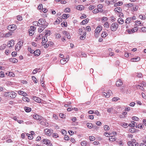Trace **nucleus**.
Segmentation results:
<instances>
[{"mask_svg":"<svg viewBox=\"0 0 146 146\" xmlns=\"http://www.w3.org/2000/svg\"><path fill=\"white\" fill-rule=\"evenodd\" d=\"M18 93L19 95H22L23 96H27V95L26 93L22 91H19Z\"/></svg>","mask_w":146,"mask_h":146,"instance_id":"obj_16","label":"nucleus"},{"mask_svg":"<svg viewBox=\"0 0 146 146\" xmlns=\"http://www.w3.org/2000/svg\"><path fill=\"white\" fill-rule=\"evenodd\" d=\"M52 136L55 138H57L58 137V134L56 133H54L52 134Z\"/></svg>","mask_w":146,"mask_h":146,"instance_id":"obj_63","label":"nucleus"},{"mask_svg":"<svg viewBox=\"0 0 146 146\" xmlns=\"http://www.w3.org/2000/svg\"><path fill=\"white\" fill-rule=\"evenodd\" d=\"M9 96H10L11 98H14L16 97V94L14 92H11V94H10Z\"/></svg>","mask_w":146,"mask_h":146,"instance_id":"obj_12","label":"nucleus"},{"mask_svg":"<svg viewBox=\"0 0 146 146\" xmlns=\"http://www.w3.org/2000/svg\"><path fill=\"white\" fill-rule=\"evenodd\" d=\"M135 23L137 24V25H140V26H142L143 25L141 24L140 21H135Z\"/></svg>","mask_w":146,"mask_h":146,"instance_id":"obj_59","label":"nucleus"},{"mask_svg":"<svg viewBox=\"0 0 146 146\" xmlns=\"http://www.w3.org/2000/svg\"><path fill=\"white\" fill-rule=\"evenodd\" d=\"M32 99L36 102L40 103L41 102V99L39 98L34 96L33 97Z\"/></svg>","mask_w":146,"mask_h":146,"instance_id":"obj_15","label":"nucleus"},{"mask_svg":"<svg viewBox=\"0 0 146 146\" xmlns=\"http://www.w3.org/2000/svg\"><path fill=\"white\" fill-rule=\"evenodd\" d=\"M133 5L132 3H129L126 5V6L128 7V8L130 7L133 6Z\"/></svg>","mask_w":146,"mask_h":146,"instance_id":"obj_42","label":"nucleus"},{"mask_svg":"<svg viewBox=\"0 0 146 146\" xmlns=\"http://www.w3.org/2000/svg\"><path fill=\"white\" fill-rule=\"evenodd\" d=\"M10 61L13 63H16L18 62V60L15 58H11Z\"/></svg>","mask_w":146,"mask_h":146,"instance_id":"obj_32","label":"nucleus"},{"mask_svg":"<svg viewBox=\"0 0 146 146\" xmlns=\"http://www.w3.org/2000/svg\"><path fill=\"white\" fill-rule=\"evenodd\" d=\"M128 145L129 146H134L132 142L130 141H129L128 142Z\"/></svg>","mask_w":146,"mask_h":146,"instance_id":"obj_64","label":"nucleus"},{"mask_svg":"<svg viewBox=\"0 0 146 146\" xmlns=\"http://www.w3.org/2000/svg\"><path fill=\"white\" fill-rule=\"evenodd\" d=\"M108 34L106 32H102L101 35V36L103 38H104Z\"/></svg>","mask_w":146,"mask_h":146,"instance_id":"obj_34","label":"nucleus"},{"mask_svg":"<svg viewBox=\"0 0 146 146\" xmlns=\"http://www.w3.org/2000/svg\"><path fill=\"white\" fill-rule=\"evenodd\" d=\"M69 14H63L62 15V18L64 19H67L69 17Z\"/></svg>","mask_w":146,"mask_h":146,"instance_id":"obj_30","label":"nucleus"},{"mask_svg":"<svg viewBox=\"0 0 146 146\" xmlns=\"http://www.w3.org/2000/svg\"><path fill=\"white\" fill-rule=\"evenodd\" d=\"M10 94H11V92H5L3 93V95L4 96H5L6 97L7 96H9Z\"/></svg>","mask_w":146,"mask_h":146,"instance_id":"obj_29","label":"nucleus"},{"mask_svg":"<svg viewBox=\"0 0 146 146\" xmlns=\"http://www.w3.org/2000/svg\"><path fill=\"white\" fill-rule=\"evenodd\" d=\"M32 79L34 80V81L35 82V83H36L37 82V80L36 79L35 77L34 76H32Z\"/></svg>","mask_w":146,"mask_h":146,"instance_id":"obj_52","label":"nucleus"},{"mask_svg":"<svg viewBox=\"0 0 146 146\" xmlns=\"http://www.w3.org/2000/svg\"><path fill=\"white\" fill-rule=\"evenodd\" d=\"M46 36L45 37L44 36L42 38V45H43L45 43V42H46Z\"/></svg>","mask_w":146,"mask_h":146,"instance_id":"obj_38","label":"nucleus"},{"mask_svg":"<svg viewBox=\"0 0 146 146\" xmlns=\"http://www.w3.org/2000/svg\"><path fill=\"white\" fill-rule=\"evenodd\" d=\"M41 11H40V12H42H42L44 13L45 14H44V17L45 16V17H47V15L46 13H46L47 11H48V10H44L43 11V10H41Z\"/></svg>","mask_w":146,"mask_h":146,"instance_id":"obj_46","label":"nucleus"},{"mask_svg":"<svg viewBox=\"0 0 146 146\" xmlns=\"http://www.w3.org/2000/svg\"><path fill=\"white\" fill-rule=\"evenodd\" d=\"M28 50L29 51H30L31 53H33L34 51L33 50H31V48L30 47H29L28 48Z\"/></svg>","mask_w":146,"mask_h":146,"instance_id":"obj_53","label":"nucleus"},{"mask_svg":"<svg viewBox=\"0 0 146 146\" xmlns=\"http://www.w3.org/2000/svg\"><path fill=\"white\" fill-rule=\"evenodd\" d=\"M25 111L27 112H29L31 110V109L30 108L25 107L24 108Z\"/></svg>","mask_w":146,"mask_h":146,"instance_id":"obj_28","label":"nucleus"},{"mask_svg":"<svg viewBox=\"0 0 146 146\" xmlns=\"http://www.w3.org/2000/svg\"><path fill=\"white\" fill-rule=\"evenodd\" d=\"M33 25L36 26H39V23L38 21L37 22V21H34L33 22Z\"/></svg>","mask_w":146,"mask_h":146,"instance_id":"obj_48","label":"nucleus"},{"mask_svg":"<svg viewBox=\"0 0 146 146\" xmlns=\"http://www.w3.org/2000/svg\"><path fill=\"white\" fill-rule=\"evenodd\" d=\"M119 98L118 97H114L112 99V100L113 101L115 102L118 100Z\"/></svg>","mask_w":146,"mask_h":146,"instance_id":"obj_58","label":"nucleus"},{"mask_svg":"<svg viewBox=\"0 0 146 146\" xmlns=\"http://www.w3.org/2000/svg\"><path fill=\"white\" fill-rule=\"evenodd\" d=\"M33 53L36 56H38L40 54V51L39 49H37L36 51H34Z\"/></svg>","mask_w":146,"mask_h":146,"instance_id":"obj_14","label":"nucleus"},{"mask_svg":"<svg viewBox=\"0 0 146 146\" xmlns=\"http://www.w3.org/2000/svg\"><path fill=\"white\" fill-rule=\"evenodd\" d=\"M23 44V41H19L16 44L15 46V50L16 51H19L21 49Z\"/></svg>","mask_w":146,"mask_h":146,"instance_id":"obj_2","label":"nucleus"},{"mask_svg":"<svg viewBox=\"0 0 146 146\" xmlns=\"http://www.w3.org/2000/svg\"><path fill=\"white\" fill-rule=\"evenodd\" d=\"M79 34L81 35L80 38L81 40H84L85 38V36L86 35V32L85 31H83L82 28L79 29Z\"/></svg>","mask_w":146,"mask_h":146,"instance_id":"obj_1","label":"nucleus"},{"mask_svg":"<svg viewBox=\"0 0 146 146\" xmlns=\"http://www.w3.org/2000/svg\"><path fill=\"white\" fill-rule=\"evenodd\" d=\"M46 32L45 33H46L45 34L46 36H47L48 35H50L51 32L50 31H46Z\"/></svg>","mask_w":146,"mask_h":146,"instance_id":"obj_56","label":"nucleus"},{"mask_svg":"<svg viewBox=\"0 0 146 146\" xmlns=\"http://www.w3.org/2000/svg\"><path fill=\"white\" fill-rule=\"evenodd\" d=\"M89 21V19H86L83 20L81 23L82 25H85Z\"/></svg>","mask_w":146,"mask_h":146,"instance_id":"obj_22","label":"nucleus"},{"mask_svg":"<svg viewBox=\"0 0 146 146\" xmlns=\"http://www.w3.org/2000/svg\"><path fill=\"white\" fill-rule=\"evenodd\" d=\"M142 31L143 32L145 33L146 32V28L144 27H142L141 29Z\"/></svg>","mask_w":146,"mask_h":146,"instance_id":"obj_60","label":"nucleus"},{"mask_svg":"<svg viewBox=\"0 0 146 146\" xmlns=\"http://www.w3.org/2000/svg\"><path fill=\"white\" fill-rule=\"evenodd\" d=\"M60 117L62 118H65V115L62 113H60L59 114Z\"/></svg>","mask_w":146,"mask_h":146,"instance_id":"obj_54","label":"nucleus"},{"mask_svg":"<svg viewBox=\"0 0 146 146\" xmlns=\"http://www.w3.org/2000/svg\"><path fill=\"white\" fill-rule=\"evenodd\" d=\"M98 8L97 9H101V8H102L103 7V5L102 4H99L98 5Z\"/></svg>","mask_w":146,"mask_h":146,"instance_id":"obj_57","label":"nucleus"},{"mask_svg":"<svg viewBox=\"0 0 146 146\" xmlns=\"http://www.w3.org/2000/svg\"><path fill=\"white\" fill-rule=\"evenodd\" d=\"M71 104V102H67V104H65L64 105V106L66 107H68L69 106L70 107L71 106L70 105Z\"/></svg>","mask_w":146,"mask_h":146,"instance_id":"obj_43","label":"nucleus"},{"mask_svg":"<svg viewBox=\"0 0 146 146\" xmlns=\"http://www.w3.org/2000/svg\"><path fill=\"white\" fill-rule=\"evenodd\" d=\"M140 58L139 57H137L136 58H133L131 59V62H135L136 61H138L140 60Z\"/></svg>","mask_w":146,"mask_h":146,"instance_id":"obj_17","label":"nucleus"},{"mask_svg":"<svg viewBox=\"0 0 146 146\" xmlns=\"http://www.w3.org/2000/svg\"><path fill=\"white\" fill-rule=\"evenodd\" d=\"M86 125L90 129H91L92 127V125L91 123H87Z\"/></svg>","mask_w":146,"mask_h":146,"instance_id":"obj_37","label":"nucleus"},{"mask_svg":"<svg viewBox=\"0 0 146 146\" xmlns=\"http://www.w3.org/2000/svg\"><path fill=\"white\" fill-rule=\"evenodd\" d=\"M132 119L133 120L135 121H138L139 119L138 117L135 116L133 117H132Z\"/></svg>","mask_w":146,"mask_h":146,"instance_id":"obj_47","label":"nucleus"},{"mask_svg":"<svg viewBox=\"0 0 146 146\" xmlns=\"http://www.w3.org/2000/svg\"><path fill=\"white\" fill-rule=\"evenodd\" d=\"M42 117L41 116L37 114H35L33 115L34 118L37 120H39L40 119H41Z\"/></svg>","mask_w":146,"mask_h":146,"instance_id":"obj_10","label":"nucleus"},{"mask_svg":"<svg viewBox=\"0 0 146 146\" xmlns=\"http://www.w3.org/2000/svg\"><path fill=\"white\" fill-rule=\"evenodd\" d=\"M16 26L15 25L13 24L9 25L8 27V29H10V30L11 31H14L16 29Z\"/></svg>","mask_w":146,"mask_h":146,"instance_id":"obj_13","label":"nucleus"},{"mask_svg":"<svg viewBox=\"0 0 146 146\" xmlns=\"http://www.w3.org/2000/svg\"><path fill=\"white\" fill-rule=\"evenodd\" d=\"M104 129L105 131H107L109 130L110 128L108 125H106L104 126Z\"/></svg>","mask_w":146,"mask_h":146,"instance_id":"obj_44","label":"nucleus"},{"mask_svg":"<svg viewBox=\"0 0 146 146\" xmlns=\"http://www.w3.org/2000/svg\"><path fill=\"white\" fill-rule=\"evenodd\" d=\"M137 88H139L141 90H143V91L144 90V88L142 87V86H140L139 85H138L137 86Z\"/></svg>","mask_w":146,"mask_h":146,"instance_id":"obj_41","label":"nucleus"},{"mask_svg":"<svg viewBox=\"0 0 146 146\" xmlns=\"http://www.w3.org/2000/svg\"><path fill=\"white\" fill-rule=\"evenodd\" d=\"M89 139L91 141H93L95 140V137L93 136H90Z\"/></svg>","mask_w":146,"mask_h":146,"instance_id":"obj_51","label":"nucleus"},{"mask_svg":"<svg viewBox=\"0 0 146 146\" xmlns=\"http://www.w3.org/2000/svg\"><path fill=\"white\" fill-rule=\"evenodd\" d=\"M81 144L82 146H86V145L87 143L85 141H83L81 142Z\"/></svg>","mask_w":146,"mask_h":146,"instance_id":"obj_45","label":"nucleus"},{"mask_svg":"<svg viewBox=\"0 0 146 146\" xmlns=\"http://www.w3.org/2000/svg\"><path fill=\"white\" fill-rule=\"evenodd\" d=\"M139 17L140 19H143L144 20L145 19V15L143 16L142 15H139Z\"/></svg>","mask_w":146,"mask_h":146,"instance_id":"obj_49","label":"nucleus"},{"mask_svg":"<svg viewBox=\"0 0 146 146\" xmlns=\"http://www.w3.org/2000/svg\"><path fill=\"white\" fill-rule=\"evenodd\" d=\"M39 121L40 123L43 125L46 126L48 124L46 120L44 118L42 117L41 119H40Z\"/></svg>","mask_w":146,"mask_h":146,"instance_id":"obj_5","label":"nucleus"},{"mask_svg":"<svg viewBox=\"0 0 146 146\" xmlns=\"http://www.w3.org/2000/svg\"><path fill=\"white\" fill-rule=\"evenodd\" d=\"M116 84L117 86H119L122 85V82L121 80H119L116 82Z\"/></svg>","mask_w":146,"mask_h":146,"instance_id":"obj_18","label":"nucleus"},{"mask_svg":"<svg viewBox=\"0 0 146 146\" xmlns=\"http://www.w3.org/2000/svg\"><path fill=\"white\" fill-rule=\"evenodd\" d=\"M62 33L66 35L68 39L70 38L71 36L70 35L69 33L66 31H62Z\"/></svg>","mask_w":146,"mask_h":146,"instance_id":"obj_8","label":"nucleus"},{"mask_svg":"<svg viewBox=\"0 0 146 146\" xmlns=\"http://www.w3.org/2000/svg\"><path fill=\"white\" fill-rule=\"evenodd\" d=\"M6 45L5 44H3L0 46V50H3L5 49L6 47Z\"/></svg>","mask_w":146,"mask_h":146,"instance_id":"obj_35","label":"nucleus"},{"mask_svg":"<svg viewBox=\"0 0 146 146\" xmlns=\"http://www.w3.org/2000/svg\"><path fill=\"white\" fill-rule=\"evenodd\" d=\"M36 28L35 27L33 26H31L30 27V29H29L31 30H33V31H34L35 30Z\"/></svg>","mask_w":146,"mask_h":146,"instance_id":"obj_62","label":"nucleus"},{"mask_svg":"<svg viewBox=\"0 0 146 146\" xmlns=\"http://www.w3.org/2000/svg\"><path fill=\"white\" fill-rule=\"evenodd\" d=\"M68 60V58H63L60 60V63L62 64H64L67 62Z\"/></svg>","mask_w":146,"mask_h":146,"instance_id":"obj_7","label":"nucleus"},{"mask_svg":"<svg viewBox=\"0 0 146 146\" xmlns=\"http://www.w3.org/2000/svg\"><path fill=\"white\" fill-rule=\"evenodd\" d=\"M29 35L31 36L33 35L34 33V31L33 30H31L30 29L29 30Z\"/></svg>","mask_w":146,"mask_h":146,"instance_id":"obj_40","label":"nucleus"},{"mask_svg":"<svg viewBox=\"0 0 146 146\" xmlns=\"http://www.w3.org/2000/svg\"><path fill=\"white\" fill-rule=\"evenodd\" d=\"M113 109L114 108L113 107L108 108H107V111L108 113H112L113 110Z\"/></svg>","mask_w":146,"mask_h":146,"instance_id":"obj_24","label":"nucleus"},{"mask_svg":"<svg viewBox=\"0 0 146 146\" xmlns=\"http://www.w3.org/2000/svg\"><path fill=\"white\" fill-rule=\"evenodd\" d=\"M131 18H128L126 19L125 22L127 24H129L131 22Z\"/></svg>","mask_w":146,"mask_h":146,"instance_id":"obj_25","label":"nucleus"},{"mask_svg":"<svg viewBox=\"0 0 146 146\" xmlns=\"http://www.w3.org/2000/svg\"><path fill=\"white\" fill-rule=\"evenodd\" d=\"M23 100L25 102H29V99L27 97H25V96L23 97Z\"/></svg>","mask_w":146,"mask_h":146,"instance_id":"obj_33","label":"nucleus"},{"mask_svg":"<svg viewBox=\"0 0 146 146\" xmlns=\"http://www.w3.org/2000/svg\"><path fill=\"white\" fill-rule=\"evenodd\" d=\"M84 6L82 5H78L75 8L76 9H84Z\"/></svg>","mask_w":146,"mask_h":146,"instance_id":"obj_31","label":"nucleus"},{"mask_svg":"<svg viewBox=\"0 0 146 146\" xmlns=\"http://www.w3.org/2000/svg\"><path fill=\"white\" fill-rule=\"evenodd\" d=\"M80 56L82 57H87V56H86V54L85 53H84L83 52H82Z\"/></svg>","mask_w":146,"mask_h":146,"instance_id":"obj_55","label":"nucleus"},{"mask_svg":"<svg viewBox=\"0 0 146 146\" xmlns=\"http://www.w3.org/2000/svg\"><path fill=\"white\" fill-rule=\"evenodd\" d=\"M44 131L46 134H49V133H50V130L48 129H45Z\"/></svg>","mask_w":146,"mask_h":146,"instance_id":"obj_50","label":"nucleus"},{"mask_svg":"<svg viewBox=\"0 0 146 146\" xmlns=\"http://www.w3.org/2000/svg\"><path fill=\"white\" fill-rule=\"evenodd\" d=\"M116 138L114 136H111L110 137L109 139L110 141H114L116 139Z\"/></svg>","mask_w":146,"mask_h":146,"instance_id":"obj_20","label":"nucleus"},{"mask_svg":"<svg viewBox=\"0 0 146 146\" xmlns=\"http://www.w3.org/2000/svg\"><path fill=\"white\" fill-rule=\"evenodd\" d=\"M14 43V40H11L9 41V43H8L7 44L8 46H9V47H12V46L11 45V44H13V45Z\"/></svg>","mask_w":146,"mask_h":146,"instance_id":"obj_21","label":"nucleus"},{"mask_svg":"<svg viewBox=\"0 0 146 146\" xmlns=\"http://www.w3.org/2000/svg\"><path fill=\"white\" fill-rule=\"evenodd\" d=\"M123 3L121 1H119L117 3H115L114 5L115 7H117L118 6L121 5H122Z\"/></svg>","mask_w":146,"mask_h":146,"instance_id":"obj_27","label":"nucleus"},{"mask_svg":"<svg viewBox=\"0 0 146 146\" xmlns=\"http://www.w3.org/2000/svg\"><path fill=\"white\" fill-rule=\"evenodd\" d=\"M42 141L45 144L49 146L52 145V144L49 140L47 139H44Z\"/></svg>","mask_w":146,"mask_h":146,"instance_id":"obj_6","label":"nucleus"},{"mask_svg":"<svg viewBox=\"0 0 146 146\" xmlns=\"http://www.w3.org/2000/svg\"><path fill=\"white\" fill-rule=\"evenodd\" d=\"M118 25L116 23H113L111 25V28L112 31H115L118 27Z\"/></svg>","mask_w":146,"mask_h":146,"instance_id":"obj_4","label":"nucleus"},{"mask_svg":"<svg viewBox=\"0 0 146 146\" xmlns=\"http://www.w3.org/2000/svg\"><path fill=\"white\" fill-rule=\"evenodd\" d=\"M118 22L119 24H122L124 23V21L123 19L121 18H119L118 20Z\"/></svg>","mask_w":146,"mask_h":146,"instance_id":"obj_26","label":"nucleus"},{"mask_svg":"<svg viewBox=\"0 0 146 146\" xmlns=\"http://www.w3.org/2000/svg\"><path fill=\"white\" fill-rule=\"evenodd\" d=\"M46 27L45 25H43V26H41V27H40L38 29V32L39 33H41Z\"/></svg>","mask_w":146,"mask_h":146,"instance_id":"obj_11","label":"nucleus"},{"mask_svg":"<svg viewBox=\"0 0 146 146\" xmlns=\"http://www.w3.org/2000/svg\"><path fill=\"white\" fill-rule=\"evenodd\" d=\"M102 30V27L101 26H98L95 30V33L97 34L99 33Z\"/></svg>","mask_w":146,"mask_h":146,"instance_id":"obj_9","label":"nucleus"},{"mask_svg":"<svg viewBox=\"0 0 146 146\" xmlns=\"http://www.w3.org/2000/svg\"><path fill=\"white\" fill-rule=\"evenodd\" d=\"M96 7L95 5H90L89 7V9H94Z\"/></svg>","mask_w":146,"mask_h":146,"instance_id":"obj_61","label":"nucleus"},{"mask_svg":"<svg viewBox=\"0 0 146 146\" xmlns=\"http://www.w3.org/2000/svg\"><path fill=\"white\" fill-rule=\"evenodd\" d=\"M107 95L106 96V98H109L110 97V96H111L112 94V92L111 90H108L107 93Z\"/></svg>","mask_w":146,"mask_h":146,"instance_id":"obj_19","label":"nucleus"},{"mask_svg":"<svg viewBox=\"0 0 146 146\" xmlns=\"http://www.w3.org/2000/svg\"><path fill=\"white\" fill-rule=\"evenodd\" d=\"M38 21L39 25H40L42 26L43 25H45L47 27L48 25V23L46 22L45 19H39Z\"/></svg>","mask_w":146,"mask_h":146,"instance_id":"obj_3","label":"nucleus"},{"mask_svg":"<svg viewBox=\"0 0 146 146\" xmlns=\"http://www.w3.org/2000/svg\"><path fill=\"white\" fill-rule=\"evenodd\" d=\"M38 9H46V8H43V5L42 4H40L38 7Z\"/></svg>","mask_w":146,"mask_h":146,"instance_id":"obj_36","label":"nucleus"},{"mask_svg":"<svg viewBox=\"0 0 146 146\" xmlns=\"http://www.w3.org/2000/svg\"><path fill=\"white\" fill-rule=\"evenodd\" d=\"M136 123L134 121H132L131 122V123H130L129 125L130 127H134L135 125V124Z\"/></svg>","mask_w":146,"mask_h":146,"instance_id":"obj_23","label":"nucleus"},{"mask_svg":"<svg viewBox=\"0 0 146 146\" xmlns=\"http://www.w3.org/2000/svg\"><path fill=\"white\" fill-rule=\"evenodd\" d=\"M138 29L137 27H135L131 30L132 33H133L137 31Z\"/></svg>","mask_w":146,"mask_h":146,"instance_id":"obj_39","label":"nucleus"}]
</instances>
